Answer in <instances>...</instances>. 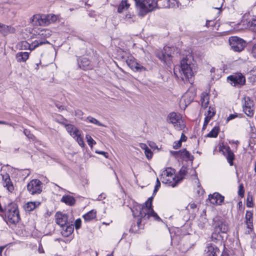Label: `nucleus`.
Returning a JSON list of instances; mask_svg holds the SVG:
<instances>
[{
  "label": "nucleus",
  "mask_w": 256,
  "mask_h": 256,
  "mask_svg": "<svg viewBox=\"0 0 256 256\" xmlns=\"http://www.w3.org/2000/svg\"><path fill=\"white\" fill-rule=\"evenodd\" d=\"M153 197L151 196L148 198L146 202L144 205L143 206H139L132 210L133 215L134 217L138 216L139 219L136 222V226L132 225L130 229V232L132 233H136L142 228V222L148 220L150 216H152L155 220H160V218L158 216L152 208V202Z\"/></svg>",
  "instance_id": "nucleus-1"
},
{
  "label": "nucleus",
  "mask_w": 256,
  "mask_h": 256,
  "mask_svg": "<svg viewBox=\"0 0 256 256\" xmlns=\"http://www.w3.org/2000/svg\"><path fill=\"white\" fill-rule=\"evenodd\" d=\"M174 74L178 78H180L184 82H194V74L196 72V64L192 55L188 54L182 59L180 66L174 68Z\"/></svg>",
  "instance_id": "nucleus-2"
},
{
  "label": "nucleus",
  "mask_w": 256,
  "mask_h": 256,
  "mask_svg": "<svg viewBox=\"0 0 256 256\" xmlns=\"http://www.w3.org/2000/svg\"><path fill=\"white\" fill-rule=\"evenodd\" d=\"M57 18L54 14H35L30 19V22L34 26H45L56 20Z\"/></svg>",
  "instance_id": "nucleus-3"
},
{
  "label": "nucleus",
  "mask_w": 256,
  "mask_h": 256,
  "mask_svg": "<svg viewBox=\"0 0 256 256\" xmlns=\"http://www.w3.org/2000/svg\"><path fill=\"white\" fill-rule=\"evenodd\" d=\"M176 176L174 172V170L168 168L162 171L160 179L163 183L166 184L170 186L174 187L178 182V180H176Z\"/></svg>",
  "instance_id": "nucleus-4"
},
{
  "label": "nucleus",
  "mask_w": 256,
  "mask_h": 256,
  "mask_svg": "<svg viewBox=\"0 0 256 256\" xmlns=\"http://www.w3.org/2000/svg\"><path fill=\"white\" fill-rule=\"evenodd\" d=\"M167 122L172 124L174 128L178 130H182L186 126L182 116L180 114L174 112L168 114L167 117Z\"/></svg>",
  "instance_id": "nucleus-5"
},
{
  "label": "nucleus",
  "mask_w": 256,
  "mask_h": 256,
  "mask_svg": "<svg viewBox=\"0 0 256 256\" xmlns=\"http://www.w3.org/2000/svg\"><path fill=\"white\" fill-rule=\"evenodd\" d=\"M174 47L168 46H164L162 50H157L155 52L156 56L164 64H167V62L174 54Z\"/></svg>",
  "instance_id": "nucleus-6"
},
{
  "label": "nucleus",
  "mask_w": 256,
  "mask_h": 256,
  "mask_svg": "<svg viewBox=\"0 0 256 256\" xmlns=\"http://www.w3.org/2000/svg\"><path fill=\"white\" fill-rule=\"evenodd\" d=\"M144 2V4H141V8L139 10V14L142 16L156 8H160L158 4V0H145Z\"/></svg>",
  "instance_id": "nucleus-7"
},
{
  "label": "nucleus",
  "mask_w": 256,
  "mask_h": 256,
  "mask_svg": "<svg viewBox=\"0 0 256 256\" xmlns=\"http://www.w3.org/2000/svg\"><path fill=\"white\" fill-rule=\"evenodd\" d=\"M42 184L38 180H30L27 184V190L32 195L40 194L42 192Z\"/></svg>",
  "instance_id": "nucleus-8"
},
{
  "label": "nucleus",
  "mask_w": 256,
  "mask_h": 256,
  "mask_svg": "<svg viewBox=\"0 0 256 256\" xmlns=\"http://www.w3.org/2000/svg\"><path fill=\"white\" fill-rule=\"evenodd\" d=\"M229 43L231 48L235 52L242 51L246 46V42L242 39L237 36L230 37Z\"/></svg>",
  "instance_id": "nucleus-9"
},
{
  "label": "nucleus",
  "mask_w": 256,
  "mask_h": 256,
  "mask_svg": "<svg viewBox=\"0 0 256 256\" xmlns=\"http://www.w3.org/2000/svg\"><path fill=\"white\" fill-rule=\"evenodd\" d=\"M228 82L234 86H243L246 83V78L241 73H236L228 76L227 78Z\"/></svg>",
  "instance_id": "nucleus-10"
},
{
  "label": "nucleus",
  "mask_w": 256,
  "mask_h": 256,
  "mask_svg": "<svg viewBox=\"0 0 256 256\" xmlns=\"http://www.w3.org/2000/svg\"><path fill=\"white\" fill-rule=\"evenodd\" d=\"M242 108L244 113L249 117L254 114V102L250 97L244 96L243 98Z\"/></svg>",
  "instance_id": "nucleus-11"
},
{
  "label": "nucleus",
  "mask_w": 256,
  "mask_h": 256,
  "mask_svg": "<svg viewBox=\"0 0 256 256\" xmlns=\"http://www.w3.org/2000/svg\"><path fill=\"white\" fill-rule=\"evenodd\" d=\"M126 62L128 66L134 71L142 72L146 70L144 66L138 63L132 56L128 58L126 60Z\"/></svg>",
  "instance_id": "nucleus-12"
},
{
  "label": "nucleus",
  "mask_w": 256,
  "mask_h": 256,
  "mask_svg": "<svg viewBox=\"0 0 256 256\" xmlns=\"http://www.w3.org/2000/svg\"><path fill=\"white\" fill-rule=\"evenodd\" d=\"M228 230V223L222 220H218L215 222L214 232L218 233H226Z\"/></svg>",
  "instance_id": "nucleus-13"
},
{
  "label": "nucleus",
  "mask_w": 256,
  "mask_h": 256,
  "mask_svg": "<svg viewBox=\"0 0 256 256\" xmlns=\"http://www.w3.org/2000/svg\"><path fill=\"white\" fill-rule=\"evenodd\" d=\"M52 35V32L48 29H43L40 30L38 33V37L37 38V39L35 40V42H44L42 44V45L44 44H49V42L46 40V38H49Z\"/></svg>",
  "instance_id": "nucleus-14"
},
{
  "label": "nucleus",
  "mask_w": 256,
  "mask_h": 256,
  "mask_svg": "<svg viewBox=\"0 0 256 256\" xmlns=\"http://www.w3.org/2000/svg\"><path fill=\"white\" fill-rule=\"evenodd\" d=\"M44 42H33L31 44H29L26 41H22L19 44V47L22 50H30V51L34 50L39 46L42 45V43Z\"/></svg>",
  "instance_id": "nucleus-15"
},
{
  "label": "nucleus",
  "mask_w": 256,
  "mask_h": 256,
  "mask_svg": "<svg viewBox=\"0 0 256 256\" xmlns=\"http://www.w3.org/2000/svg\"><path fill=\"white\" fill-rule=\"evenodd\" d=\"M196 94L194 92L188 90L182 96L180 100L181 104L184 102L186 106L189 105L194 100Z\"/></svg>",
  "instance_id": "nucleus-16"
},
{
  "label": "nucleus",
  "mask_w": 256,
  "mask_h": 256,
  "mask_svg": "<svg viewBox=\"0 0 256 256\" xmlns=\"http://www.w3.org/2000/svg\"><path fill=\"white\" fill-rule=\"evenodd\" d=\"M224 196L218 192H214L208 196V199L213 204L221 205L224 200Z\"/></svg>",
  "instance_id": "nucleus-17"
},
{
  "label": "nucleus",
  "mask_w": 256,
  "mask_h": 256,
  "mask_svg": "<svg viewBox=\"0 0 256 256\" xmlns=\"http://www.w3.org/2000/svg\"><path fill=\"white\" fill-rule=\"evenodd\" d=\"M2 176L4 186L6 188L8 192H12L14 190V186L11 181L10 175L6 173L4 174H2Z\"/></svg>",
  "instance_id": "nucleus-18"
},
{
  "label": "nucleus",
  "mask_w": 256,
  "mask_h": 256,
  "mask_svg": "<svg viewBox=\"0 0 256 256\" xmlns=\"http://www.w3.org/2000/svg\"><path fill=\"white\" fill-rule=\"evenodd\" d=\"M56 223L62 228H64V226L68 222V216L66 214L56 212L55 216Z\"/></svg>",
  "instance_id": "nucleus-19"
},
{
  "label": "nucleus",
  "mask_w": 256,
  "mask_h": 256,
  "mask_svg": "<svg viewBox=\"0 0 256 256\" xmlns=\"http://www.w3.org/2000/svg\"><path fill=\"white\" fill-rule=\"evenodd\" d=\"M78 62L80 68L84 70H91L93 68L90 60L86 58H82L78 60Z\"/></svg>",
  "instance_id": "nucleus-20"
},
{
  "label": "nucleus",
  "mask_w": 256,
  "mask_h": 256,
  "mask_svg": "<svg viewBox=\"0 0 256 256\" xmlns=\"http://www.w3.org/2000/svg\"><path fill=\"white\" fill-rule=\"evenodd\" d=\"M205 256H216L219 250L218 248L213 244H208L205 250Z\"/></svg>",
  "instance_id": "nucleus-21"
},
{
  "label": "nucleus",
  "mask_w": 256,
  "mask_h": 256,
  "mask_svg": "<svg viewBox=\"0 0 256 256\" xmlns=\"http://www.w3.org/2000/svg\"><path fill=\"white\" fill-rule=\"evenodd\" d=\"M15 32L14 28L0 23V33L4 36H6L9 34H14Z\"/></svg>",
  "instance_id": "nucleus-22"
},
{
  "label": "nucleus",
  "mask_w": 256,
  "mask_h": 256,
  "mask_svg": "<svg viewBox=\"0 0 256 256\" xmlns=\"http://www.w3.org/2000/svg\"><path fill=\"white\" fill-rule=\"evenodd\" d=\"M66 130L68 134L73 138H75L76 136L79 134L80 132L74 125L71 124H66Z\"/></svg>",
  "instance_id": "nucleus-23"
},
{
  "label": "nucleus",
  "mask_w": 256,
  "mask_h": 256,
  "mask_svg": "<svg viewBox=\"0 0 256 256\" xmlns=\"http://www.w3.org/2000/svg\"><path fill=\"white\" fill-rule=\"evenodd\" d=\"M179 158L183 160L188 161L192 160L194 158V157L188 151L186 150V149L184 148L180 150Z\"/></svg>",
  "instance_id": "nucleus-24"
},
{
  "label": "nucleus",
  "mask_w": 256,
  "mask_h": 256,
  "mask_svg": "<svg viewBox=\"0 0 256 256\" xmlns=\"http://www.w3.org/2000/svg\"><path fill=\"white\" fill-rule=\"evenodd\" d=\"M40 204V202H30L26 204L24 209L26 212H31Z\"/></svg>",
  "instance_id": "nucleus-25"
},
{
  "label": "nucleus",
  "mask_w": 256,
  "mask_h": 256,
  "mask_svg": "<svg viewBox=\"0 0 256 256\" xmlns=\"http://www.w3.org/2000/svg\"><path fill=\"white\" fill-rule=\"evenodd\" d=\"M29 58V53L28 52H19L16 54V58L18 62H25Z\"/></svg>",
  "instance_id": "nucleus-26"
},
{
  "label": "nucleus",
  "mask_w": 256,
  "mask_h": 256,
  "mask_svg": "<svg viewBox=\"0 0 256 256\" xmlns=\"http://www.w3.org/2000/svg\"><path fill=\"white\" fill-rule=\"evenodd\" d=\"M96 217V212L94 210H92L84 214L83 216V218L86 222L90 221Z\"/></svg>",
  "instance_id": "nucleus-27"
},
{
  "label": "nucleus",
  "mask_w": 256,
  "mask_h": 256,
  "mask_svg": "<svg viewBox=\"0 0 256 256\" xmlns=\"http://www.w3.org/2000/svg\"><path fill=\"white\" fill-rule=\"evenodd\" d=\"M62 228L63 230L62 232V234L64 236H68L72 234L74 231V227L72 225L70 226L68 223L64 226V228Z\"/></svg>",
  "instance_id": "nucleus-28"
},
{
  "label": "nucleus",
  "mask_w": 256,
  "mask_h": 256,
  "mask_svg": "<svg viewBox=\"0 0 256 256\" xmlns=\"http://www.w3.org/2000/svg\"><path fill=\"white\" fill-rule=\"evenodd\" d=\"M61 201L69 206H72L75 203L74 198L71 196H64L62 198Z\"/></svg>",
  "instance_id": "nucleus-29"
},
{
  "label": "nucleus",
  "mask_w": 256,
  "mask_h": 256,
  "mask_svg": "<svg viewBox=\"0 0 256 256\" xmlns=\"http://www.w3.org/2000/svg\"><path fill=\"white\" fill-rule=\"evenodd\" d=\"M246 219L248 228H251L252 226V212L247 211L246 214Z\"/></svg>",
  "instance_id": "nucleus-30"
},
{
  "label": "nucleus",
  "mask_w": 256,
  "mask_h": 256,
  "mask_svg": "<svg viewBox=\"0 0 256 256\" xmlns=\"http://www.w3.org/2000/svg\"><path fill=\"white\" fill-rule=\"evenodd\" d=\"M226 157L227 160L230 166H232L233 164V160L234 159V154L229 147L226 148Z\"/></svg>",
  "instance_id": "nucleus-31"
},
{
  "label": "nucleus",
  "mask_w": 256,
  "mask_h": 256,
  "mask_svg": "<svg viewBox=\"0 0 256 256\" xmlns=\"http://www.w3.org/2000/svg\"><path fill=\"white\" fill-rule=\"evenodd\" d=\"M200 102L202 106L206 108L209 102V96L207 94H203L201 96Z\"/></svg>",
  "instance_id": "nucleus-32"
},
{
  "label": "nucleus",
  "mask_w": 256,
  "mask_h": 256,
  "mask_svg": "<svg viewBox=\"0 0 256 256\" xmlns=\"http://www.w3.org/2000/svg\"><path fill=\"white\" fill-rule=\"evenodd\" d=\"M129 6L130 4L127 2L126 0H122L118 6V12L121 13L124 10L128 9Z\"/></svg>",
  "instance_id": "nucleus-33"
},
{
  "label": "nucleus",
  "mask_w": 256,
  "mask_h": 256,
  "mask_svg": "<svg viewBox=\"0 0 256 256\" xmlns=\"http://www.w3.org/2000/svg\"><path fill=\"white\" fill-rule=\"evenodd\" d=\"M219 131V126H216L207 134V136L208 138H216L218 136Z\"/></svg>",
  "instance_id": "nucleus-34"
},
{
  "label": "nucleus",
  "mask_w": 256,
  "mask_h": 256,
  "mask_svg": "<svg viewBox=\"0 0 256 256\" xmlns=\"http://www.w3.org/2000/svg\"><path fill=\"white\" fill-rule=\"evenodd\" d=\"M84 120L88 121L98 126H102L104 127L106 126L105 125L100 122L98 120L90 116H88Z\"/></svg>",
  "instance_id": "nucleus-35"
},
{
  "label": "nucleus",
  "mask_w": 256,
  "mask_h": 256,
  "mask_svg": "<svg viewBox=\"0 0 256 256\" xmlns=\"http://www.w3.org/2000/svg\"><path fill=\"white\" fill-rule=\"evenodd\" d=\"M179 6V2L178 0H168L167 5L164 6V8H178Z\"/></svg>",
  "instance_id": "nucleus-36"
},
{
  "label": "nucleus",
  "mask_w": 256,
  "mask_h": 256,
  "mask_svg": "<svg viewBox=\"0 0 256 256\" xmlns=\"http://www.w3.org/2000/svg\"><path fill=\"white\" fill-rule=\"evenodd\" d=\"M76 142H78V144L81 147H84V143L83 140V138L81 136V132H79V134L78 136H76L75 138H74Z\"/></svg>",
  "instance_id": "nucleus-37"
},
{
  "label": "nucleus",
  "mask_w": 256,
  "mask_h": 256,
  "mask_svg": "<svg viewBox=\"0 0 256 256\" xmlns=\"http://www.w3.org/2000/svg\"><path fill=\"white\" fill-rule=\"evenodd\" d=\"M24 134L30 140H34L36 139L34 136L33 134H32L29 130L27 129H24Z\"/></svg>",
  "instance_id": "nucleus-38"
},
{
  "label": "nucleus",
  "mask_w": 256,
  "mask_h": 256,
  "mask_svg": "<svg viewBox=\"0 0 256 256\" xmlns=\"http://www.w3.org/2000/svg\"><path fill=\"white\" fill-rule=\"evenodd\" d=\"M206 112V115L208 116L209 117L212 118L216 114V111L214 108L210 106Z\"/></svg>",
  "instance_id": "nucleus-39"
},
{
  "label": "nucleus",
  "mask_w": 256,
  "mask_h": 256,
  "mask_svg": "<svg viewBox=\"0 0 256 256\" xmlns=\"http://www.w3.org/2000/svg\"><path fill=\"white\" fill-rule=\"evenodd\" d=\"M86 138H87V142L89 146H92V144H96V142L93 140V138L90 136H86Z\"/></svg>",
  "instance_id": "nucleus-40"
},
{
  "label": "nucleus",
  "mask_w": 256,
  "mask_h": 256,
  "mask_svg": "<svg viewBox=\"0 0 256 256\" xmlns=\"http://www.w3.org/2000/svg\"><path fill=\"white\" fill-rule=\"evenodd\" d=\"M246 206L249 208L253 206L252 198V196H248L246 200Z\"/></svg>",
  "instance_id": "nucleus-41"
},
{
  "label": "nucleus",
  "mask_w": 256,
  "mask_h": 256,
  "mask_svg": "<svg viewBox=\"0 0 256 256\" xmlns=\"http://www.w3.org/2000/svg\"><path fill=\"white\" fill-rule=\"evenodd\" d=\"M144 153H145V155H146V157L148 159L152 158V153L151 150L149 148L146 150L144 151Z\"/></svg>",
  "instance_id": "nucleus-42"
},
{
  "label": "nucleus",
  "mask_w": 256,
  "mask_h": 256,
  "mask_svg": "<svg viewBox=\"0 0 256 256\" xmlns=\"http://www.w3.org/2000/svg\"><path fill=\"white\" fill-rule=\"evenodd\" d=\"M187 172L186 168L182 167L180 171V174L181 177V179H182L184 177V176L186 174Z\"/></svg>",
  "instance_id": "nucleus-43"
},
{
  "label": "nucleus",
  "mask_w": 256,
  "mask_h": 256,
  "mask_svg": "<svg viewBox=\"0 0 256 256\" xmlns=\"http://www.w3.org/2000/svg\"><path fill=\"white\" fill-rule=\"evenodd\" d=\"M182 142L180 140L178 141L174 142L173 144V148L174 149H178V148H180L182 146Z\"/></svg>",
  "instance_id": "nucleus-44"
},
{
  "label": "nucleus",
  "mask_w": 256,
  "mask_h": 256,
  "mask_svg": "<svg viewBox=\"0 0 256 256\" xmlns=\"http://www.w3.org/2000/svg\"><path fill=\"white\" fill-rule=\"evenodd\" d=\"M81 222H82V221H81L80 219V218L77 219L75 221V222H74V226H75L76 228V230H78V229L80 228V226H81Z\"/></svg>",
  "instance_id": "nucleus-45"
},
{
  "label": "nucleus",
  "mask_w": 256,
  "mask_h": 256,
  "mask_svg": "<svg viewBox=\"0 0 256 256\" xmlns=\"http://www.w3.org/2000/svg\"><path fill=\"white\" fill-rule=\"evenodd\" d=\"M238 194L241 197H242L244 195V187L242 184L240 185L239 186Z\"/></svg>",
  "instance_id": "nucleus-46"
},
{
  "label": "nucleus",
  "mask_w": 256,
  "mask_h": 256,
  "mask_svg": "<svg viewBox=\"0 0 256 256\" xmlns=\"http://www.w3.org/2000/svg\"><path fill=\"white\" fill-rule=\"evenodd\" d=\"M170 154L174 156L176 158H179L180 150L179 151H170Z\"/></svg>",
  "instance_id": "nucleus-47"
},
{
  "label": "nucleus",
  "mask_w": 256,
  "mask_h": 256,
  "mask_svg": "<svg viewBox=\"0 0 256 256\" xmlns=\"http://www.w3.org/2000/svg\"><path fill=\"white\" fill-rule=\"evenodd\" d=\"M136 2V6H138L140 10L141 8V4H144L145 0H134Z\"/></svg>",
  "instance_id": "nucleus-48"
},
{
  "label": "nucleus",
  "mask_w": 256,
  "mask_h": 256,
  "mask_svg": "<svg viewBox=\"0 0 256 256\" xmlns=\"http://www.w3.org/2000/svg\"><path fill=\"white\" fill-rule=\"evenodd\" d=\"M238 116V115L236 114H230L226 119V120L228 122L234 119V118H236Z\"/></svg>",
  "instance_id": "nucleus-49"
},
{
  "label": "nucleus",
  "mask_w": 256,
  "mask_h": 256,
  "mask_svg": "<svg viewBox=\"0 0 256 256\" xmlns=\"http://www.w3.org/2000/svg\"><path fill=\"white\" fill-rule=\"evenodd\" d=\"M252 53L254 56L256 57V44L252 48Z\"/></svg>",
  "instance_id": "nucleus-50"
},
{
  "label": "nucleus",
  "mask_w": 256,
  "mask_h": 256,
  "mask_svg": "<svg viewBox=\"0 0 256 256\" xmlns=\"http://www.w3.org/2000/svg\"><path fill=\"white\" fill-rule=\"evenodd\" d=\"M187 140V137L183 134H182L180 138V140L182 142H186Z\"/></svg>",
  "instance_id": "nucleus-51"
},
{
  "label": "nucleus",
  "mask_w": 256,
  "mask_h": 256,
  "mask_svg": "<svg viewBox=\"0 0 256 256\" xmlns=\"http://www.w3.org/2000/svg\"><path fill=\"white\" fill-rule=\"evenodd\" d=\"M160 186V182L159 180L157 178L156 182V184L154 188H156L157 189H159Z\"/></svg>",
  "instance_id": "nucleus-52"
},
{
  "label": "nucleus",
  "mask_w": 256,
  "mask_h": 256,
  "mask_svg": "<svg viewBox=\"0 0 256 256\" xmlns=\"http://www.w3.org/2000/svg\"><path fill=\"white\" fill-rule=\"evenodd\" d=\"M140 146L142 149L144 150V151L146 150L148 148L146 144H144L141 143L140 144Z\"/></svg>",
  "instance_id": "nucleus-53"
},
{
  "label": "nucleus",
  "mask_w": 256,
  "mask_h": 256,
  "mask_svg": "<svg viewBox=\"0 0 256 256\" xmlns=\"http://www.w3.org/2000/svg\"><path fill=\"white\" fill-rule=\"evenodd\" d=\"M96 153L104 155L106 158L108 157V154L103 151L96 152Z\"/></svg>",
  "instance_id": "nucleus-54"
},
{
  "label": "nucleus",
  "mask_w": 256,
  "mask_h": 256,
  "mask_svg": "<svg viewBox=\"0 0 256 256\" xmlns=\"http://www.w3.org/2000/svg\"><path fill=\"white\" fill-rule=\"evenodd\" d=\"M252 248L256 249V238L254 239L251 244Z\"/></svg>",
  "instance_id": "nucleus-55"
},
{
  "label": "nucleus",
  "mask_w": 256,
  "mask_h": 256,
  "mask_svg": "<svg viewBox=\"0 0 256 256\" xmlns=\"http://www.w3.org/2000/svg\"><path fill=\"white\" fill-rule=\"evenodd\" d=\"M188 206L192 209H194L196 208V205L194 203H191L188 204Z\"/></svg>",
  "instance_id": "nucleus-56"
},
{
  "label": "nucleus",
  "mask_w": 256,
  "mask_h": 256,
  "mask_svg": "<svg viewBox=\"0 0 256 256\" xmlns=\"http://www.w3.org/2000/svg\"><path fill=\"white\" fill-rule=\"evenodd\" d=\"M212 118L209 117L208 116L206 115L204 122H205V123H208L210 120L212 119Z\"/></svg>",
  "instance_id": "nucleus-57"
},
{
  "label": "nucleus",
  "mask_w": 256,
  "mask_h": 256,
  "mask_svg": "<svg viewBox=\"0 0 256 256\" xmlns=\"http://www.w3.org/2000/svg\"><path fill=\"white\" fill-rule=\"evenodd\" d=\"M222 2L217 6L214 7V8L215 9H218V10L222 8V4H223V0H222Z\"/></svg>",
  "instance_id": "nucleus-58"
},
{
  "label": "nucleus",
  "mask_w": 256,
  "mask_h": 256,
  "mask_svg": "<svg viewBox=\"0 0 256 256\" xmlns=\"http://www.w3.org/2000/svg\"><path fill=\"white\" fill-rule=\"evenodd\" d=\"M251 25L254 28H256V19H254L252 20Z\"/></svg>",
  "instance_id": "nucleus-59"
},
{
  "label": "nucleus",
  "mask_w": 256,
  "mask_h": 256,
  "mask_svg": "<svg viewBox=\"0 0 256 256\" xmlns=\"http://www.w3.org/2000/svg\"><path fill=\"white\" fill-rule=\"evenodd\" d=\"M0 124H6V125H8V126H11V124H10L6 122H5V121H1L0 120Z\"/></svg>",
  "instance_id": "nucleus-60"
},
{
  "label": "nucleus",
  "mask_w": 256,
  "mask_h": 256,
  "mask_svg": "<svg viewBox=\"0 0 256 256\" xmlns=\"http://www.w3.org/2000/svg\"><path fill=\"white\" fill-rule=\"evenodd\" d=\"M38 252L40 253H44V250L42 248V246H39Z\"/></svg>",
  "instance_id": "nucleus-61"
},
{
  "label": "nucleus",
  "mask_w": 256,
  "mask_h": 256,
  "mask_svg": "<svg viewBox=\"0 0 256 256\" xmlns=\"http://www.w3.org/2000/svg\"><path fill=\"white\" fill-rule=\"evenodd\" d=\"M76 115L80 116V115L82 114V112L81 110H78L76 111Z\"/></svg>",
  "instance_id": "nucleus-62"
},
{
  "label": "nucleus",
  "mask_w": 256,
  "mask_h": 256,
  "mask_svg": "<svg viewBox=\"0 0 256 256\" xmlns=\"http://www.w3.org/2000/svg\"><path fill=\"white\" fill-rule=\"evenodd\" d=\"M208 124V123H205V122H204L203 127H202V130H205L206 128V127Z\"/></svg>",
  "instance_id": "nucleus-63"
},
{
  "label": "nucleus",
  "mask_w": 256,
  "mask_h": 256,
  "mask_svg": "<svg viewBox=\"0 0 256 256\" xmlns=\"http://www.w3.org/2000/svg\"><path fill=\"white\" fill-rule=\"evenodd\" d=\"M158 189H157L156 188H154V192H153V194H156V192H158Z\"/></svg>",
  "instance_id": "nucleus-64"
}]
</instances>
